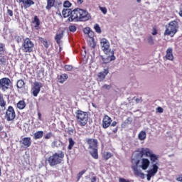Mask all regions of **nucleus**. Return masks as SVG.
I'll use <instances>...</instances> for the list:
<instances>
[{
    "mask_svg": "<svg viewBox=\"0 0 182 182\" xmlns=\"http://www.w3.org/2000/svg\"><path fill=\"white\" fill-rule=\"evenodd\" d=\"M4 117L7 122H12L15 120V118L16 117V112H15L14 107L11 105L8 107L6 110Z\"/></svg>",
    "mask_w": 182,
    "mask_h": 182,
    "instance_id": "obj_8",
    "label": "nucleus"
},
{
    "mask_svg": "<svg viewBox=\"0 0 182 182\" xmlns=\"http://www.w3.org/2000/svg\"><path fill=\"white\" fill-rule=\"evenodd\" d=\"M90 46L92 48V49H95L96 48V43L95 42V40L92 38V41L90 43Z\"/></svg>",
    "mask_w": 182,
    "mask_h": 182,
    "instance_id": "obj_45",
    "label": "nucleus"
},
{
    "mask_svg": "<svg viewBox=\"0 0 182 182\" xmlns=\"http://www.w3.org/2000/svg\"><path fill=\"white\" fill-rule=\"evenodd\" d=\"M16 86L18 89H23L25 87V82L21 79L17 81Z\"/></svg>",
    "mask_w": 182,
    "mask_h": 182,
    "instance_id": "obj_31",
    "label": "nucleus"
},
{
    "mask_svg": "<svg viewBox=\"0 0 182 182\" xmlns=\"http://www.w3.org/2000/svg\"><path fill=\"white\" fill-rule=\"evenodd\" d=\"M157 33H159V31L157 30V28H156V26L153 27L151 35H153L154 36L157 35Z\"/></svg>",
    "mask_w": 182,
    "mask_h": 182,
    "instance_id": "obj_40",
    "label": "nucleus"
},
{
    "mask_svg": "<svg viewBox=\"0 0 182 182\" xmlns=\"http://www.w3.org/2000/svg\"><path fill=\"white\" fill-rule=\"evenodd\" d=\"M136 2H138V4H140V2H141V0H136Z\"/></svg>",
    "mask_w": 182,
    "mask_h": 182,
    "instance_id": "obj_62",
    "label": "nucleus"
},
{
    "mask_svg": "<svg viewBox=\"0 0 182 182\" xmlns=\"http://www.w3.org/2000/svg\"><path fill=\"white\" fill-rule=\"evenodd\" d=\"M68 74H61L57 77L58 82H59V83H65V82L68 80Z\"/></svg>",
    "mask_w": 182,
    "mask_h": 182,
    "instance_id": "obj_22",
    "label": "nucleus"
},
{
    "mask_svg": "<svg viewBox=\"0 0 182 182\" xmlns=\"http://www.w3.org/2000/svg\"><path fill=\"white\" fill-rule=\"evenodd\" d=\"M92 16L86 10L82 9H75L73 11L72 17L68 18L69 22H86V21H89Z\"/></svg>",
    "mask_w": 182,
    "mask_h": 182,
    "instance_id": "obj_2",
    "label": "nucleus"
},
{
    "mask_svg": "<svg viewBox=\"0 0 182 182\" xmlns=\"http://www.w3.org/2000/svg\"><path fill=\"white\" fill-rule=\"evenodd\" d=\"M92 106L93 107H96V105H95V104L92 103Z\"/></svg>",
    "mask_w": 182,
    "mask_h": 182,
    "instance_id": "obj_63",
    "label": "nucleus"
},
{
    "mask_svg": "<svg viewBox=\"0 0 182 182\" xmlns=\"http://www.w3.org/2000/svg\"><path fill=\"white\" fill-rule=\"evenodd\" d=\"M88 36L89 38L93 39V36H95V33H93V31H90V33H88Z\"/></svg>",
    "mask_w": 182,
    "mask_h": 182,
    "instance_id": "obj_49",
    "label": "nucleus"
},
{
    "mask_svg": "<svg viewBox=\"0 0 182 182\" xmlns=\"http://www.w3.org/2000/svg\"><path fill=\"white\" fill-rule=\"evenodd\" d=\"M77 4H83V0H77Z\"/></svg>",
    "mask_w": 182,
    "mask_h": 182,
    "instance_id": "obj_59",
    "label": "nucleus"
},
{
    "mask_svg": "<svg viewBox=\"0 0 182 182\" xmlns=\"http://www.w3.org/2000/svg\"><path fill=\"white\" fill-rule=\"evenodd\" d=\"M38 119L40 120H42V114H41V112H38Z\"/></svg>",
    "mask_w": 182,
    "mask_h": 182,
    "instance_id": "obj_55",
    "label": "nucleus"
},
{
    "mask_svg": "<svg viewBox=\"0 0 182 182\" xmlns=\"http://www.w3.org/2000/svg\"><path fill=\"white\" fill-rule=\"evenodd\" d=\"M64 69L66 72H70V70H72V69H73V66H72L70 65H65L64 66Z\"/></svg>",
    "mask_w": 182,
    "mask_h": 182,
    "instance_id": "obj_37",
    "label": "nucleus"
},
{
    "mask_svg": "<svg viewBox=\"0 0 182 182\" xmlns=\"http://www.w3.org/2000/svg\"><path fill=\"white\" fill-rule=\"evenodd\" d=\"M151 176H150V175H149L148 173H147V175H146V178H147V181H150V180H151Z\"/></svg>",
    "mask_w": 182,
    "mask_h": 182,
    "instance_id": "obj_54",
    "label": "nucleus"
},
{
    "mask_svg": "<svg viewBox=\"0 0 182 182\" xmlns=\"http://www.w3.org/2000/svg\"><path fill=\"white\" fill-rule=\"evenodd\" d=\"M116 59V57L114 56V51H112V55H108L107 58H102L103 63L105 65L107 63H110L112 60H114Z\"/></svg>",
    "mask_w": 182,
    "mask_h": 182,
    "instance_id": "obj_19",
    "label": "nucleus"
},
{
    "mask_svg": "<svg viewBox=\"0 0 182 182\" xmlns=\"http://www.w3.org/2000/svg\"><path fill=\"white\" fill-rule=\"evenodd\" d=\"M94 29L97 33H102V28H100V26L99 24H95L94 26Z\"/></svg>",
    "mask_w": 182,
    "mask_h": 182,
    "instance_id": "obj_36",
    "label": "nucleus"
},
{
    "mask_svg": "<svg viewBox=\"0 0 182 182\" xmlns=\"http://www.w3.org/2000/svg\"><path fill=\"white\" fill-rule=\"evenodd\" d=\"M7 14L9 15V16H14V11L11 9L7 10Z\"/></svg>",
    "mask_w": 182,
    "mask_h": 182,
    "instance_id": "obj_48",
    "label": "nucleus"
},
{
    "mask_svg": "<svg viewBox=\"0 0 182 182\" xmlns=\"http://www.w3.org/2000/svg\"><path fill=\"white\" fill-rule=\"evenodd\" d=\"M63 6L64 8H70V6H72V4L70 3V1L67 0L64 1Z\"/></svg>",
    "mask_w": 182,
    "mask_h": 182,
    "instance_id": "obj_38",
    "label": "nucleus"
},
{
    "mask_svg": "<svg viewBox=\"0 0 182 182\" xmlns=\"http://www.w3.org/2000/svg\"><path fill=\"white\" fill-rule=\"evenodd\" d=\"M117 130H118V128L116 127V128L112 131V133H114V134L117 133Z\"/></svg>",
    "mask_w": 182,
    "mask_h": 182,
    "instance_id": "obj_58",
    "label": "nucleus"
},
{
    "mask_svg": "<svg viewBox=\"0 0 182 182\" xmlns=\"http://www.w3.org/2000/svg\"><path fill=\"white\" fill-rule=\"evenodd\" d=\"M149 166H150V161L146 158H143L141 159V165L140 167L142 170H147V168H149Z\"/></svg>",
    "mask_w": 182,
    "mask_h": 182,
    "instance_id": "obj_21",
    "label": "nucleus"
},
{
    "mask_svg": "<svg viewBox=\"0 0 182 182\" xmlns=\"http://www.w3.org/2000/svg\"><path fill=\"white\" fill-rule=\"evenodd\" d=\"M43 134H45L43 131H37L36 132L34 133V135H33L34 140L42 139V137H43Z\"/></svg>",
    "mask_w": 182,
    "mask_h": 182,
    "instance_id": "obj_24",
    "label": "nucleus"
},
{
    "mask_svg": "<svg viewBox=\"0 0 182 182\" xmlns=\"http://www.w3.org/2000/svg\"><path fill=\"white\" fill-rule=\"evenodd\" d=\"M20 144H22L23 147L28 149L32 145V139L31 137H24L20 141Z\"/></svg>",
    "mask_w": 182,
    "mask_h": 182,
    "instance_id": "obj_13",
    "label": "nucleus"
},
{
    "mask_svg": "<svg viewBox=\"0 0 182 182\" xmlns=\"http://www.w3.org/2000/svg\"><path fill=\"white\" fill-rule=\"evenodd\" d=\"M68 143L69 145L68 146V150H72L73 149V146H75V141H73V139L72 137L68 139Z\"/></svg>",
    "mask_w": 182,
    "mask_h": 182,
    "instance_id": "obj_32",
    "label": "nucleus"
},
{
    "mask_svg": "<svg viewBox=\"0 0 182 182\" xmlns=\"http://www.w3.org/2000/svg\"><path fill=\"white\" fill-rule=\"evenodd\" d=\"M69 31H70V32H76V26H75V25L70 26Z\"/></svg>",
    "mask_w": 182,
    "mask_h": 182,
    "instance_id": "obj_42",
    "label": "nucleus"
},
{
    "mask_svg": "<svg viewBox=\"0 0 182 182\" xmlns=\"http://www.w3.org/2000/svg\"><path fill=\"white\" fill-rule=\"evenodd\" d=\"M5 52H6V48H5V44L1 43H0V55H5Z\"/></svg>",
    "mask_w": 182,
    "mask_h": 182,
    "instance_id": "obj_33",
    "label": "nucleus"
},
{
    "mask_svg": "<svg viewBox=\"0 0 182 182\" xmlns=\"http://www.w3.org/2000/svg\"><path fill=\"white\" fill-rule=\"evenodd\" d=\"M92 151L90 152V155L95 160H97L99 159V154L97 152V148L92 149Z\"/></svg>",
    "mask_w": 182,
    "mask_h": 182,
    "instance_id": "obj_27",
    "label": "nucleus"
},
{
    "mask_svg": "<svg viewBox=\"0 0 182 182\" xmlns=\"http://www.w3.org/2000/svg\"><path fill=\"white\" fill-rule=\"evenodd\" d=\"M33 23L35 24L34 28L36 29H38V28H39V25H41V20H39V18H38V16H34V18L33 20Z\"/></svg>",
    "mask_w": 182,
    "mask_h": 182,
    "instance_id": "obj_28",
    "label": "nucleus"
},
{
    "mask_svg": "<svg viewBox=\"0 0 182 182\" xmlns=\"http://www.w3.org/2000/svg\"><path fill=\"white\" fill-rule=\"evenodd\" d=\"M107 75H109V68L104 69L103 72L98 73V82H103L106 79V76H107Z\"/></svg>",
    "mask_w": 182,
    "mask_h": 182,
    "instance_id": "obj_12",
    "label": "nucleus"
},
{
    "mask_svg": "<svg viewBox=\"0 0 182 182\" xmlns=\"http://www.w3.org/2000/svg\"><path fill=\"white\" fill-rule=\"evenodd\" d=\"M33 48H35V44L31 38H26L22 43V50L25 53H32L33 52Z\"/></svg>",
    "mask_w": 182,
    "mask_h": 182,
    "instance_id": "obj_6",
    "label": "nucleus"
},
{
    "mask_svg": "<svg viewBox=\"0 0 182 182\" xmlns=\"http://www.w3.org/2000/svg\"><path fill=\"white\" fill-rule=\"evenodd\" d=\"M53 134L52 132H48L47 133L45 136H44V139H46V140L50 139V137H52Z\"/></svg>",
    "mask_w": 182,
    "mask_h": 182,
    "instance_id": "obj_44",
    "label": "nucleus"
},
{
    "mask_svg": "<svg viewBox=\"0 0 182 182\" xmlns=\"http://www.w3.org/2000/svg\"><path fill=\"white\" fill-rule=\"evenodd\" d=\"M91 182H96V177H95V176H93V177L91 178Z\"/></svg>",
    "mask_w": 182,
    "mask_h": 182,
    "instance_id": "obj_57",
    "label": "nucleus"
},
{
    "mask_svg": "<svg viewBox=\"0 0 182 182\" xmlns=\"http://www.w3.org/2000/svg\"><path fill=\"white\" fill-rule=\"evenodd\" d=\"M176 181L182 182V174L179 175L178 177L176 178Z\"/></svg>",
    "mask_w": 182,
    "mask_h": 182,
    "instance_id": "obj_52",
    "label": "nucleus"
},
{
    "mask_svg": "<svg viewBox=\"0 0 182 182\" xmlns=\"http://www.w3.org/2000/svg\"><path fill=\"white\" fill-rule=\"evenodd\" d=\"M64 158H65V153L60 151V152H55L53 154L46 159V161H48L50 167H54V166H58V164H61L62 161H63Z\"/></svg>",
    "mask_w": 182,
    "mask_h": 182,
    "instance_id": "obj_3",
    "label": "nucleus"
},
{
    "mask_svg": "<svg viewBox=\"0 0 182 182\" xmlns=\"http://www.w3.org/2000/svg\"><path fill=\"white\" fill-rule=\"evenodd\" d=\"M146 41L149 43V45L153 46L154 45V38L151 36H149L146 38Z\"/></svg>",
    "mask_w": 182,
    "mask_h": 182,
    "instance_id": "obj_34",
    "label": "nucleus"
},
{
    "mask_svg": "<svg viewBox=\"0 0 182 182\" xmlns=\"http://www.w3.org/2000/svg\"><path fill=\"white\" fill-rule=\"evenodd\" d=\"M117 124V122L116 121H114L112 123L111 122V126H112V127H116Z\"/></svg>",
    "mask_w": 182,
    "mask_h": 182,
    "instance_id": "obj_53",
    "label": "nucleus"
},
{
    "mask_svg": "<svg viewBox=\"0 0 182 182\" xmlns=\"http://www.w3.org/2000/svg\"><path fill=\"white\" fill-rule=\"evenodd\" d=\"M12 87V82H11V79L8 77H3L0 79V90L2 92H6V90H9Z\"/></svg>",
    "mask_w": 182,
    "mask_h": 182,
    "instance_id": "obj_7",
    "label": "nucleus"
},
{
    "mask_svg": "<svg viewBox=\"0 0 182 182\" xmlns=\"http://www.w3.org/2000/svg\"><path fill=\"white\" fill-rule=\"evenodd\" d=\"M62 14L63 18H68V16L72 18V16H73V11H72L70 9H63L62 11Z\"/></svg>",
    "mask_w": 182,
    "mask_h": 182,
    "instance_id": "obj_18",
    "label": "nucleus"
},
{
    "mask_svg": "<svg viewBox=\"0 0 182 182\" xmlns=\"http://www.w3.org/2000/svg\"><path fill=\"white\" fill-rule=\"evenodd\" d=\"M55 0H48L47 1V6H46V9H47V11H50V9H52V8H53V6H55Z\"/></svg>",
    "mask_w": 182,
    "mask_h": 182,
    "instance_id": "obj_25",
    "label": "nucleus"
},
{
    "mask_svg": "<svg viewBox=\"0 0 182 182\" xmlns=\"http://www.w3.org/2000/svg\"><path fill=\"white\" fill-rule=\"evenodd\" d=\"M146 137H147V134H146V132L144 131H141L138 134L139 140H146Z\"/></svg>",
    "mask_w": 182,
    "mask_h": 182,
    "instance_id": "obj_30",
    "label": "nucleus"
},
{
    "mask_svg": "<svg viewBox=\"0 0 182 182\" xmlns=\"http://www.w3.org/2000/svg\"><path fill=\"white\" fill-rule=\"evenodd\" d=\"M156 112H158V113H163V112H164V110L163 109V108L161 107H159L156 108Z\"/></svg>",
    "mask_w": 182,
    "mask_h": 182,
    "instance_id": "obj_47",
    "label": "nucleus"
},
{
    "mask_svg": "<svg viewBox=\"0 0 182 182\" xmlns=\"http://www.w3.org/2000/svg\"><path fill=\"white\" fill-rule=\"evenodd\" d=\"M100 10L102 12V14H104V15H106L107 14V9H106V7H102V6H99Z\"/></svg>",
    "mask_w": 182,
    "mask_h": 182,
    "instance_id": "obj_39",
    "label": "nucleus"
},
{
    "mask_svg": "<svg viewBox=\"0 0 182 182\" xmlns=\"http://www.w3.org/2000/svg\"><path fill=\"white\" fill-rule=\"evenodd\" d=\"M25 107H26V102L23 100L18 101L16 105V108L18 109V110H23Z\"/></svg>",
    "mask_w": 182,
    "mask_h": 182,
    "instance_id": "obj_23",
    "label": "nucleus"
},
{
    "mask_svg": "<svg viewBox=\"0 0 182 182\" xmlns=\"http://www.w3.org/2000/svg\"><path fill=\"white\" fill-rule=\"evenodd\" d=\"M159 163L153 164L152 168L148 171V175L153 177L154 176H156L157 173V171H159V166H157Z\"/></svg>",
    "mask_w": 182,
    "mask_h": 182,
    "instance_id": "obj_17",
    "label": "nucleus"
},
{
    "mask_svg": "<svg viewBox=\"0 0 182 182\" xmlns=\"http://www.w3.org/2000/svg\"><path fill=\"white\" fill-rule=\"evenodd\" d=\"M178 15L181 16V18H182V8L180 9Z\"/></svg>",
    "mask_w": 182,
    "mask_h": 182,
    "instance_id": "obj_56",
    "label": "nucleus"
},
{
    "mask_svg": "<svg viewBox=\"0 0 182 182\" xmlns=\"http://www.w3.org/2000/svg\"><path fill=\"white\" fill-rule=\"evenodd\" d=\"M100 46L102 50H103L104 53H106V55L110 53V43L109 42V40L106 38L101 39Z\"/></svg>",
    "mask_w": 182,
    "mask_h": 182,
    "instance_id": "obj_10",
    "label": "nucleus"
},
{
    "mask_svg": "<svg viewBox=\"0 0 182 182\" xmlns=\"http://www.w3.org/2000/svg\"><path fill=\"white\" fill-rule=\"evenodd\" d=\"M178 19H176L168 23V26H166L164 36H171V38H173L178 32Z\"/></svg>",
    "mask_w": 182,
    "mask_h": 182,
    "instance_id": "obj_4",
    "label": "nucleus"
},
{
    "mask_svg": "<svg viewBox=\"0 0 182 182\" xmlns=\"http://www.w3.org/2000/svg\"><path fill=\"white\" fill-rule=\"evenodd\" d=\"M63 38V31L57 33L55 36V41L57 42L58 45H60V40Z\"/></svg>",
    "mask_w": 182,
    "mask_h": 182,
    "instance_id": "obj_26",
    "label": "nucleus"
},
{
    "mask_svg": "<svg viewBox=\"0 0 182 182\" xmlns=\"http://www.w3.org/2000/svg\"><path fill=\"white\" fill-rule=\"evenodd\" d=\"M149 157L151 164L156 163L159 160V156L154 154L153 151L148 148H142L140 151H136L132 158V168L134 171L136 177H140V178H144V173L141 172V170L139 169V164H140V159H143V156Z\"/></svg>",
    "mask_w": 182,
    "mask_h": 182,
    "instance_id": "obj_1",
    "label": "nucleus"
},
{
    "mask_svg": "<svg viewBox=\"0 0 182 182\" xmlns=\"http://www.w3.org/2000/svg\"><path fill=\"white\" fill-rule=\"evenodd\" d=\"M9 60V57L5 54L0 55V66H6Z\"/></svg>",
    "mask_w": 182,
    "mask_h": 182,
    "instance_id": "obj_15",
    "label": "nucleus"
},
{
    "mask_svg": "<svg viewBox=\"0 0 182 182\" xmlns=\"http://www.w3.org/2000/svg\"><path fill=\"white\" fill-rule=\"evenodd\" d=\"M135 102H136V103H140V102H143V100L141 99V97H140V98H136V99L135 100Z\"/></svg>",
    "mask_w": 182,
    "mask_h": 182,
    "instance_id": "obj_51",
    "label": "nucleus"
},
{
    "mask_svg": "<svg viewBox=\"0 0 182 182\" xmlns=\"http://www.w3.org/2000/svg\"><path fill=\"white\" fill-rule=\"evenodd\" d=\"M75 115L77 124L81 127H85L89 121V114L85 111L79 109L75 112Z\"/></svg>",
    "mask_w": 182,
    "mask_h": 182,
    "instance_id": "obj_5",
    "label": "nucleus"
},
{
    "mask_svg": "<svg viewBox=\"0 0 182 182\" xmlns=\"http://www.w3.org/2000/svg\"><path fill=\"white\" fill-rule=\"evenodd\" d=\"M5 136H6V132H4Z\"/></svg>",
    "mask_w": 182,
    "mask_h": 182,
    "instance_id": "obj_64",
    "label": "nucleus"
},
{
    "mask_svg": "<svg viewBox=\"0 0 182 182\" xmlns=\"http://www.w3.org/2000/svg\"><path fill=\"white\" fill-rule=\"evenodd\" d=\"M43 45L48 49L49 48V43H48L47 41H43Z\"/></svg>",
    "mask_w": 182,
    "mask_h": 182,
    "instance_id": "obj_50",
    "label": "nucleus"
},
{
    "mask_svg": "<svg viewBox=\"0 0 182 182\" xmlns=\"http://www.w3.org/2000/svg\"><path fill=\"white\" fill-rule=\"evenodd\" d=\"M86 141L89 145V149H97V139H87Z\"/></svg>",
    "mask_w": 182,
    "mask_h": 182,
    "instance_id": "obj_14",
    "label": "nucleus"
},
{
    "mask_svg": "<svg viewBox=\"0 0 182 182\" xmlns=\"http://www.w3.org/2000/svg\"><path fill=\"white\" fill-rule=\"evenodd\" d=\"M4 130V126L0 125V132H2Z\"/></svg>",
    "mask_w": 182,
    "mask_h": 182,
    "instance_id": "obj_60",
    "label": "nucleus"
},
{
    "mask_svg": "<svg viewBox=\"0 0 182 182\" xmlns=\"http://www.w3.org/2000/svg\"><path fill=\"white\" fill-rule=\"evenodd\" d=\"M1 176H2V169L1 168V166H0V177Z\"/></svg>",
    "mask_w": 182,
    "mask_h": 182,
    "instance_id": "obj_61",
    "label": "nucleus"
},
{
    "mask_svg": "<svg viewBox=\"0 0 182 182\" xmlns=\"http://www.w3.org/2000/svg\"><path fill=\"white\" fill-rule=\"evenodd\" d=\"M112 124V118L109 115H105L102 119V129H107Z\"/></svg>",
    "mask_w": 182,
    "mask_h": 182,
    "instance_id": "obj_11",
    "label": "nucleus"
},
{
    "mask_svg": "<svg viewBox=\"0 0 182 182\" xmlns=\"http://www.w3.org/2000/svg\"><path fill=\"white\" fill-rule=\"evenodd\" d=\"M111 157H113L112 153L105 151L102 154V159H104L105 161H107V160H109V159H111Z\"/></svg>",
    "mask_w": 182,
    "mask_h": 182,
    "instance_id": "obj_29",
    "label": "nucleus"
},
{
    "mask_svg": "<svg viewBox=\"0 0 182 182\" xmlns=\"http://www.w3.org/2000/svg\"><path fill=\"white\" fill-rule=\"evenodd\" d=\"M43 87V85L42 82L35 81L31 87V93L34 97H37L38 95H39V92H41V89Z\"/></svg>",
    "mask_w": 182,
    "mask_h": 182,
    "instance_id": "obj_9",
    "label": "nucleus"
},
{
    "mask_svg": "<svg viewBox=\"0 0 182 182\" xmlns=\"http://www.w3.org/2000/svg\"><path fill=\"white\" fill-rule=\"evenodd\" d=\"M90 28L86 27L84 28L83 32L85 33V35H89V33H90Z\"/></svg>",
    "mask_w": 182,
    "mask_h": 182,
    "instance_id": "obj_43",
    "label": "nucleus"
},
{
    "mask_svg": "<svg viewBox=\"0 0 182 182\" xmlns=\"http://www.w3.org/2000/svg\"><path fill=\"white\" fill-rule=\"evenodd\" d=\"M102 89H106L107 90H110V89H112V85H107L105 84L102 86Z\"/></svg>",
    "mask_w": 182,
    "mask_h": 182,
    "instance_id": "obj_46",
    "label": "nucleus"
},
{
    "mask_svg": "<svg viewBox=\"0 0 182 182\" xmlns=\"http://www.w3.org/2000/svg\"><path fill=\"white\" fill-rule=\"evenodd\" d=\"M119 182H134V181L133 180L126 179L124 178H119Z\"/></svg>",
    "mask_w": 182,
    "mask_h": 182,
    "instance_id": "obj_41",
    "label": "nucleus"
},
{
    "mask_svg": "<svg viewBox=\"0 0 182 182\" xmlns=\"http://www.w3.org/2000/svg\"><path fill=\"white\" fill-rule=\"evenodd\" d=\"M85 173H86V170L84 169L77 173V181H79V180H80V178H82V176H83V174H85Z\"/></svg>",
    "mask_w": 182,
    "mask_h": 182,
    "instance_id": "obj_35",
    "label": "nucleus"
},
{
    "mask_svg": "<svg viewBox=\"0 0 182 182\" xmlns=\"http://www.w3.org/2000/svg\"><path fill=\"white\" fill-rule=\"evenodd\" d=\"M166 58L168 60H174V55H173V48H168L166 50Z\"/></svg>",
    "mask_w": 182,
    "mask_h": 182,
    "instance_id": "obj_20",
    "label": "nucleus"
},
{
    "mask_svg": "<svg viewBox=\"0 0 182 182\" xmlns=\"http://www.w3.org/2000/svg\"><path fill=\"white\" fill-rule=\"evenodd\" d=\"M19 3L23 4L24 9H28V8H31L32 5H35V1L32 0H19Z\"/></svg>",
    "mask_w": 182,
    "mask_h": 182,
    "instance_id": "obj_16",
    "label": "nucleus"
}]
</instances>
